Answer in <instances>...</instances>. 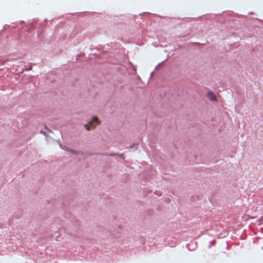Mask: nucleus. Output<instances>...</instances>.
Returning <instances> with one entry per match:
<instances>
[{"label":"nucleus","instance_id":"nucleus-1","mask_svg":"<svg viewBox=\"0 0 263 263\" xmlns=\"http://www.w3.org/2000/svg\"><path fill=\"white\" fill-rule=\"evenodd\" d=\"M100 124V122L97 117H93L91 121H90L87 124L84 125L85 128L87 130H90L91 129H94L96 126Z\"/></svg>","mask_w":263,"mask_h":263},{"label":"nucleus","instance_id":"nucleus-2","mask_svg":"<svg viewBox=\"0 0 263 263\" xmlns=\"http://www.w3.org/2000/svg\"><path fill=\"white\" fill-rule=\"evenodd\" d=\"M207 96L211 100L216 101L217 100L215 95L212 91H209L207 93Z\"/></svg>","mask_w":263,"mask_h":263},{"label":"nucleus","instance_id":"nucleus-3","mask_svg":"<svg viewBox=\"0 0 263 263\" xmlns=\"http://www.w3.org/2000/svg\"><path fill=\"white\" fill-rule=\"evenodd\" d=\"M135 147V144H133V146H132V147Z\"/></svg>","mask_w":263,"mask_h":263},{"label":"nucleus","instance_id":"nucleus-4","mask_svg":"<svg viewBox=\"0 0 263 263\" xmlns=\"http://www.w3.org/2000/svg\"><path fill=\"white\" fill-rule=\"evenodd\" d=\"M122 156H123V154L121 155L120 157H122Z\"/></svg>","mask_w":263,"mask_h":263},{"label":"nucleus","instance_id":"nucleus-5","mask_svg":"<svg viewBox=\"0 0 263 263\" xmlns=\"http://www.w3.org/2000/svg\"><path fill=\"white\" fill-rule=\"evenodd\" d=\"M122 156H123V154L121 155L120 157H122Z\"/></svg>","mask_w":263,"mask_h":263}]
</instances>
